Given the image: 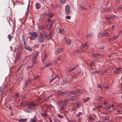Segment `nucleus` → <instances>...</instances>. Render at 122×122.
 <instances>
[{"instance_id":"f257e3e1","label":"nucleus","mask_w":122,"mask_h":122,"mask_svg":"<svg viewBox=\"0 0 122 122\" xmlns=\"http://www.w3.org/2000/svg\"><path fill=\"white\" fill-rule=\"evenodd\" d=\"M86 92L85 91L84 89H79L77 90L71 92L69 93L70 95H76L78 93L84 94Z\"/></svg>"},{"instance_id":"f03ea898","label":"nucleus","mask_w":122,"mask_h":122,"mask_svg":"<svg viewBox=\"0 0 122 122\" xmlns=\"http://www.w3.org/2000/svg\"><path fill=\"white\" fill-rule=\"evenodd\" d=\"M31 36L28 37L31 40H34L37 36V34L35 31H33L30 33Z\"/></svg>"},{"instance_id":"7ed1b4c3","label":"nucleus","mask_w":122,"mask_h":122,"mask_svg":"<svg viewBox=\"0 0 122 122\" xmlns=\"http://www.w3.org/2000/svg\"><path fill=\"white\" fill-rule=\"evenodd\" d=\"M22 48L21 46L19 47V48L18 49L17 51V53L16 54L17 56L19 54V55L18 56V57L16 59V61L17 60V61H18L19 59V58L20 56V54L22 52Z\"/></svg>"},{"instance_id":"20e7f679","label":"nucleus","mask_w":122,"mask_h":122,"mask_svg":"<svg viewBox=\"0 0 122 122\" xmlns=\"http://www.w3.org/2000/svg\"><path fill=\"white\" fill-rule=\"evenodd\" d=\"M39 53V52H37L36 53L34 56L33 57L32 59V62L33 63H35L36 61V60L38 56Z\"/></svg>"},{"instance_id":"39448f33","label":"nucleus","mask_w":122,"mask_h":122,"mask_svg":"<svg viewBox=\"0 0 122 122\" xmlns=\"http://www.w3.org/2000/svg\"><path fill=\"white\" fill-rule=\"evenodd\" d=\"M32 109L31 106L29 105L27 108L24 110V111L26 113H29Z\"/></svg>"},{"instance_id":"423d86ee","label":"nucleus","mask_w":122,"mask_h":122,"mask_svg":"<svg viewBox=\"0 0 122 122\" xmlns=\"http://www.w3.org/2000/svg\"><path fill=\"white\" fill-rule=\"evenodd\" d=\"M67 93L68 92L66 91H65L63 92L59 91L57 92V94L58 95H60L63 96Z\"/></svg>"},{"instance_id":"0eeeda50","label":"nucleus","mask_w":122,"mask_h":122,"mask_svg":"<svg viewBox=\"0 0 122 122\" xmlns=\"http://www.w3.org/2000/svg\"><path fill=\"white\" fill-rule=\"evenodd\" d=\"M69 7L68 5H66L65 7V11L66 15H69L70 14V13L69 12Z\"/></svg>"},{"instance_id":"6e6552de","label":"nucleus","mask_w":122,"mask_h":122,"mask_svg":"<svg viewBox=\"0 0 122 122\" xmlns=\"http://www.w3.org/2000/svg\"><path fill=\"white\" fill-rule=\"evenodd\" d=\"M38 40L39 42L41 43L44 40V39L43 37L41 36H39L38 37Z\"/></svg>"},{"instance_id":"1a4fd4ad","label":"nucleus","mask_w":122,"mask_h":122,"mask_svg":"<svg viewBox=\"0 0 122 122\" xmlns=\"http://www.w3.org/2000/svg\"><path fill=\"white\" fill-rule=\"evenodd\" d=\"M42 35L43 36L44 38L45 39H48V36L47 35L45 32H42Z\"/></svg>"},{"instance_id":"9d476101","label":"nucleus","mask_w":122,"mask_h":122,"mask_svg":"<svg viewBox=\"0 0 122 122\" xmlns=\"http://www.w3.org/2000/svg\"><path fill=\"white\" fill-rule=\"evenodd\" d=\"M62 51V49L61 48L60 49H58L56 50L55 51V53L57 55L58 54H59Z\"/></svg>"},{"instance_id":"9b49d317","label":"nucleus","mask_w":122,"mask_h":122,"mask_svg":"<svg viewBox=\"0 0 122 122\" xmlns=\"http://www.w3.org/2000/svg\"><path fill=\"white\" fill-rule=\"evenodd\" d=\"M121 69V68H118L115 69L113 73L115 74H116L118 73Z\"/></svg>"},{"instance_id":"f8f14e48","label":"nucleus","mask_w":122,"mask_h":122,"mask_svg":"<svg viewBox=\"0 0 122 122\" xmlns=\"http://www.w3.org/2000/svg\"><path fill=\"white\" fill-rule=\"evenodd\" d=\"M90 99V97H87L86 98H84L83 99V102L86 103Z\"/></svg>"},{"instance_id":"ddd939ff","label":"nucleus","mask_w":122,"mask_h":122,"mask_svg":"<svg viewBox=\"0 0 122 122\" xmlns=\"http://www.w3.org/2000/svg\"><path fill=\"white\" fill-rule=\"evenodd\" d=\"M95 116L94 115H92L89 117V118L90 120L92 121L95 119Z\"/></svg>"},{"instance_id":"4468645a","label":"nucleus","mask_w":122,"mask_h":122,"mask_svg":"<svg viewBox=\"0 0 122 122\" xmlns=\"http://www.w3.org/2000/svg\"><path fill=\"white\" fill-rule=\"evenodd\" d=\"M66 108V106L65 105H63L60 108L59 110L60 111H62L65 109Z\"/></svg>"},{"instance_id":"2eb2a0df","label":"nucleus","mask_w":122,"mask_h":122,"mask_svg":"<svg viewBox=\"0 0 122 122\" xmlns=\"http://www.w3.org/2000/svg\"><path fill=\"white\" fill-rule=\"evenodd\" d=\"M31 120L33 122H36L37 121L36 117L35 116H34L31 119Z\"/></svg>"},{"instance_id":"dca6fc26","label":"nucleus","mask_w":122,"mask_h":122,"mask_svg":"<svg viewBox=\"0 0 122 122\" xmlns=\"http://www.w3.org/2000/svg\"><path fill=\"white\" fill-rule=\"evenodd\" d=\"M25 48V49H27L30 51H31L32 50V49L28 46H26V44L25 46H24Z\"/></svg>"},{"instance_id":"f3484780","label":"nucleus","mask_w":122,"mask_h":122,"mask_svg":"<svg viewBox=\"0 0 122 122\" xmlns=\"http://www.w3.org/2000/svg\"><path fill=\"white\" fill-rule=\"evenodd\" d=\"M36 9H39L41 6L40 4L38 3H37L36 4Z\"/></svg>"},{"instance_id":"a211bd4d","label":"nucleus","mask_w":122,"mask_h":122,"mask_svg":"<svg viewBox=\"0 0 122 122\" xmlns=\"http://www.w3.org/2000/svg\"><path fill=\"white\" fill-rule=\"evenodd\" d=\"M54 22H51L50 24H48V27H49V29H51L52 27V25L53 24Z\"/></svg>"},{"instance_id":"6ab92c4d","label":"nucleus","mask_w":122,"mask_h":122,"mask_svg":"<svg viewBox=\"0 0 122 122\" xmlns=\"http://www.w3.org/2000/svg\"><path fill=\"white\" fill-rule=\"evenodd\" d=\"M25 39V36H24L23 35L22 36V40H23V41L24 42V46H25V44H26Z\"/></svg>"},{"instance_id":"aec40b11","label":"nucleus","mask_w":122,"mask_h":122,"mask_svg":"<svg viewBox=\"0 0 122 122\" xmlns=\"http://www.w3.org/2000/svg\"><path fill=\"white\" fill-rule=\"evenodd\" d=\"M27 120L26 119H21L19 120L18 121L19 122H25Z\"/></svg>"},{"instance_id":"412c9836","label":"nucleus","mask_w":122,"mask_h":122,"mask_svg":"<svg viewBox=\"0 0 122 122\" xmlns=\"http://www.w3.org/2000/svg\"><path fill=\"white\" fill-rule=\"evenodd\" d=\"M30 82V80H28L25 83V87H26L29 84Z\"/></svg>"},{"instance_id":"4be33fe9","label":"nucleus","mask_w":122,"mask_h":122,"mask_svg":"<svg viewBox=\"0 0 122 122\" xmlns=\"http://www.w3.org/2000/svg\"><path fill=\"white\" fill-rule=\"evenodd\" d=\"M70 100L72 101H74L75 100H77V98L76 96L73 97L72 98H71L70 99Z\"/></svg>"},{"instance_id":"5701e85b","label":"nucleus","mask_w":122,"mask_h":122,"mask_svg":"<svg viewBox=\"0 0 122 122\" xmlns=\"http://www.w3.org/2000/svg\"><path fill=\"white\" fill-rule=\"evenodd\" d=\"M66 82L67 81L66 80H63L61 82V85H64Z\"/></svg>"},{"instance_id":"b1692460","label":"nucleus","mask_w":122,"mask_h":122,"mask_svg":"<svg viewBox=\"0 0 122 122\" xmlns=\"http://www.w3.org/2000/svg\"><path fill=\"white\" fill-rule=\"evenodd\" d=\"M46 106L48 108H50V109L52 108H55L54 107L51 105H47Z\"/></svg>"},{"instance_id":"393cba45","label":"nucleus","mask_w":122,"mask_h":122,"mask_svg":"<svg viewBox=\"0 0 122 122\" xmlns=\"http://www.w3.org/2000/svg\"><path fill=\"white\" fill-rule=\"evenodd\" d=\"M82 114V113L81 112H80L76 114V117H78L81 115Z\"/></svg>"},{"instance_id":"a878e982","label":"nucleus","mask_w":122,"mask_h":122,"mask_svg":"<svg viewBox=\"0 0 122 122\" xmlns=\"http://www.w3.org/2000/svg\"><path fill=\"white\" fill-rule=\"evenodd\" d=\"M39 30H41L44 29V27L43 25H41L38 27Z\"/></svg>"},{"instance_id":"bb28decb","label":"nucleus","mask_w":122,"mask_h":122,"mask_svg":"<svg viewBox=\"0 0 122 122\" xmlns=\"http://www.w3.org/2000/svg\"><path fill=\"white\" fill-rule=\"evenodd\" d=\"M47 56L46 55H45L43 57L42 59V61L43 62L47 58Z\"/></svg>"},{"instance_id":"cd10ccee","label":"nucleus","mask_w":122,"mask_h":122,"mask_svg":"<svg viewBox=\"0 0 122 122\" xmlns=\"http://www.w3.org/2000/svg\"><path fill=\"white\" fill-rule=\"evenodd\" d=\"M39 77V75H37L36 76L34 77L33 79L34 80H37V79H38Z\"/></svg>"},{"instance_id":"c85d7f7f","label":"nucleus","mask_w":122,"mask_h":122,"mask_svg":"<svg viewBox=\"0 0 122 122\" xmlns=\"http://www.w3.org/2000/svg\"><path fill=\"white\" fill-rule=\"evenodd\" d=\"M66 44L67 45H69L70 43V40H69V39H67V40H66Z\"/></svg>"},{"instance_id":"c756f323","label":"nucleus","mask_w":122,"mask_h":122,"mask_svg":"<svg viewBox=\"0 0 122 122\" xmlns=\"http://www.w3.org/2000/svg\"><path fill=\"white\" fill-rule=\"evenodd\" d=\"M60 2L61 3H64L66 2V0H59Z\"/></svg>"},{"instance_id":"7c9ffc66","label":"nucleus","mask_w":122,"mask_h":122,"mask_svg":"<svg viewBox=\"0 0 122 122\" xmlns=\"http://www.w3.org/2000/svg\"><path fill=\"white\" fill-rule=\"evenodd\" d=\"M79 66V65H78V64H77V65H75L74 66V68H72V69H71V71H72L74 69H76V68H77V67H78Z\"/></svg>"},{"instance_id":"2f4dec72","label":"nucleus","mask_w":122,"mask_h":122,"mask_svg":"<svg viewBox=\"0 0 122 122\" xmlns=\"http://www.w3.org/2000/svg\"><path fill=\"white\" fill-rule=\"evenodd\" d=\"M8 38L9 39V41H10L12 38V36L10 35L9 34L7 36Z\"/></svg>"},{"instance_id":"473e14b6","label":"nucleus","mask_w":122,"mask_h":122,"mask_svg":"<svg viewBox=\"0 0 122 122\" xmlns=\"http://www.w3.org/2000/svg\"><path fill=\"white\" fill-rule=\"evenodd\" d=\"M51 63L50 62H48L46 64V65L45 66L46 67H48L51 66Z\"/></svg>"},{"instance_id":"72a5a7b5","label":"nucleus","mask_w":122,"mask_h":122,"mask_svg":"<svg viewBox=\"0 0 122 122\" xmlns=\"http://www.w3.org/2000/svg\"><path fill=\"white\" fill-rule=\"evenodd\" d=\"M63 103V102L62 101H61L60 102H58L57 103V105H58L59 106L61 104Z\"/></svg>"},{"instance_id":"f704fd0d","label":"nucleus","mask_w":122,"mask_h":122,"mask_svg":"<svg viewBox=\"0 0 122 122\" xmlns=\"http://www.w3.org/2000/svg\"><path fill=\"white\" fill-rule=\"evenodd\" d=\"M109 119V117H105L103 119L104 120H108Z\"/></svg>"},{"instance_id":"c9c22d12","label":"nucleus","mask_w":122,"mask_h":122,"mask_svg":"<svg viewBox=\"0 0 122 122\" xmlns=\"http://www.w3.org/2000/svg\"><path fill=\"white\" fill-rule=\"evenodd\" d=\"M116 17V16L115 15H113V16L110 17V18L111 19L113 20V19L115 18Z\"/></svg>"},{"instance_id":"e433bc0d","label":"nucleus","mask_w":122,"mask_h":122,"mask_svg":"<svg viewBox=\"0 0 122 122\" xmlns=\"http://www.w3.org/2000/svg\"><path fill=\"white\" fill-rule=\"evenodd\" d=\"M57 115L58 117L60 118H62L63 117V116L61 114H58Z\"/></svg>"},{"instance_id":"4c0bfd02","label":"nucleus","mask_w":122,"mask_h":122,"mask_svg":"<svg viewBox=\"0 0 122 122\" xmlns=\"http://www.w3.org/2000/svg\"><path fill=\"white\" fill-rule=\"evenodd\" d=\"M60 58H57V59L56 60L55 62V63H57L58 61L60 60Z\"/></svg>"},{"instance_id":"58836bf2","label":"nucleus","mask_w":122,"mask_h":122,"mask_svg":"<svg viewBox=\"0 0 122 122\" xmlns=\"http://www.w3.org/2000/svg\"><path fill=\"white\" fill-rule=\"evenodd\" d=\"M99 87L101 88H102L104 87V86L103 85L101 84L99 86Z\"/></svg>"},{"instance_id":"ea45409f","label":"nucleus","mask_w":122,"mask_h":122,"mask_svg":"<svg viewBox=\"0 0 122 122\" xmlns=\"http://www.w3.org/2000/svg\"><path fill=\"white\" fill-rule=\"evenodd\" d=\"M66 18L68 19V20H70L71 18V17L70 16L68 15L66 16Z\"/></svg>"},{"instance_id":"a19ab883","label":"nucleus","mask_w":122,"mask_h":122,"mask_svg":"<svg viewBox=\"0 0 122 122\" xmlns=\"http://www.w3.org/2000/svg\"><path fill=\"white\" fill-rule=\"evenodd\" d=\"M56 78V77H55L53 78H52V79H50V82H52V81H53L54 80V79H55Z\"/></svg>"},{"instance_id":"79ce46f5","label":"nucleus","mask_w":122,"mask_h":122,"mask_svg":"<svg viewBox=\"0 0 122 122\" xmlns=\"http://www.w3.org/2000/svg\"><path fill=\"white\" fill-rule=\"evenodd\" d=\"M53 16V15L52 14H49V17L51 18Z\"/></svg>"},{"instance_id":"37998d69","label":"nucleus","mask_w":122,"mask_h":122,"mask_svg":"<svg viewBox=\"0 0 122 122\" xmlns=\"http://www.w3.org/2000/svg\"><path fill=\"white\" fill-rule=\"evenodd\" d=\"M115 39L113 37H113H111V38H110L109 39V40H112V41H113V40H114Z\"/></svg>"},{"instance_id":"c03bdc74","label":"nucleus","mask_w":122,"mask_h":122,"mask_svg":"<svg viewBox=\"0 0 122 122\" xmlns=\"http://www.w3.org/2000/svg\"><path fill=\"white\" fill-rule=\"evenodd\" d=\"M102 36L103 37L105 36V33H102L101 34Z\"/></svg>"},{"instance_id":"a18cd8bd","label":"nucleus","mask_w":122,"mask_h":122,"mask_svg":"<svg viewBox=\"0 0 122 122\" xmlns=\"http://www.w3.org/2000/svg\"><path fill=\"white\" fill-rule=\"evenodd\" d=\"M92 56L93 57H94V56H98V55L97 54H93L92 55Z\"/></svg>"},{"instance_id":"49530a36","label":"nucleus","mask_w":122,"mask_h":122,"mask_svg":"<svg viewBox=\"0 0 122 122\" xmlns=\"http://www.w3.org/2000/svg\"><path fill=\"white\" fill-rule=\"evenodd\" d=\"M29 105H31L32 107H33L35 105V104L33 103L32 102H31Z\"/></svg>"},{"instance_id":"de8ad7c7","label":"nucleus","mask_w":122,"mask_h":122,"mask_svg":"<svg viewBox=\"0 0 122 122\" xmlns=\"http://www.w3.org/2000/svg\"><path fill=\"white\" fill-rule=\"evenodd\" d=\"M52 35V33H51L50 32L49 34V38L51 37Z\"/></svg>"},{"instance_id":"09e8293b","label":"nucleus","mask_w":122,"mask_h":122,"mask_svg":"<svg viewBox=\"0 0 122 122\" xmlns=\"http://www.w3.org/2000/svg\"><path fill=\"white\" fill-rule=\"evenodd\" d=\"M110 9H109V8H107L106 9V11H107V12H108V11H110Z\"/></svg>"},{"instance_id":"8fccbe9b","label":"nucleus","mask_w":122,"mask_h":122,"mask_svg":"<svg viewBox=\"0 0 122 122\" xmlns=\"http://www.w3.org/2000/svg\"><path fill=\"white\" fill-rule=\"evenodd\" d=\"M114 39H115V38H118V35H116V36H113Z\"/></svg>"},{"instance_id":"3c124183","label":"nucleus","mask_w":122,"mask_h":122,"mask_svg":"<svg viewBox=\"0 0 122 122\" xmlns=\"http://www.w3.org/2000/svg\"><path fill=\"white\" fill-rule=\"evenodd\" d=\"M87 46L86 44H85V45H82V47L83 48H84L86 46Z\"/></svg>"},{"instance_id":"603ef678","label":"nucleus","mask_w":122,"mask_h":122,"mask_svg":"<svg viewBox=\"0 0 122 122\" xmlns=\"http://www.w3.org/2000/svg\"><path fill=\"white\" fill-rule=\"evenodd\" d=\"M118 10H122V7H119L117 8Z\"/></svg>"},{"instance_id":"864d4df0","label":"nucleus","mask_w":122,"mask_h":122,"mask_svg":"<svg viewBox=\"0 0 122 122\" xmlns=\"http://www.w3.org/2000/svg\"><path fill=\"white\" fill-rule=\"evenodd\" d=\"M108 71V69H107L106 70L104 71V72H103V73H106Z\"/></svg>"},{"instance_id":"5fc2aeb1","label":"nucleus","mask_w":122,"mask_h":122,"mask_svg":"<svg viewBox=\"0 0 122 122\" xmlns=\"http://www.w3.org/2000/svg\"><path fill=\"white\" fill-rule=\"evenodd\" d=\"M27 59V57H25L23 59V61H25Z\"/></svg>"},{"instance_id":"6e6d98bb","label":"nucleus","mask_w":122,"mask_h":122,"mask_svg":"<svg viewBox=\"0 0 122 122\" xmlns=\"http://www.w3.org/2000/svg\"><path fill=\"white\" fill-rule=\"evenodd\" d=\"M98 72V71H95L93 72H92V73H97Z\"/></svg>"},{"instance_id":"4d7b16f0","label":"nucleus","mask_w":122,"mask_h":122,"mask_svg":"<svg viewBox=\"0 0 122 122\" xmlns=\"http://www.w3.org/2000/svg\"><path fill=\"white\" fill-rule=\"evenodd\" d=\"M59 33L60 34H62L63 33L61 31V30L60 28H59Z\"/></svg>"},{"instance_id":"13d9d810","label":"nucleus","mask_w":122,"mask_h":122,"mask_svg":"<svg viewBox=\"0 0 122 122\" xmlns=\"http://www.w3.org/2000/svg\"><path fill=\"white\" fill-rule=\"evenodd\" d=\"M111 105L108 107V108H107V110H109L111 108Z\"/></svg>"},{"instance_id":"bf43d9fd","label":"nucleus","mask_w":122,"mask_h":122,"mask_svg":"<svg viewBox=\"0 0 122 122\" xmlns=\"http://www.w3.org/2000/svg\"><path fill=\"white\" fill-rule=\"evenodd\" d=\"M88 36H89V37H92V34L90 33L88 34Z\"/></svg>"},{"instance_id":"052dcab7","label":"nucleus","mask_w":122,"mask_h":122,"mask_svg":"<svg viewBox=\"0 0 122 122\" xmlns=\"http://www.w3.org/2000/svg\"><path fill=\"white\" fill-rule=\"evenodd\" d=\"M54 122H59V121L57 120H54Z\"/></svg>"},{"instance_id":"680f3d73","label":"nucleus","mask_w":122,"mask_h":122,"mask_svg":"<svg viewBox=\"0 0 122 122\" xmlns=\"http://www.w3.org/2000/svg\"><path fill=\"white\" fill-rule=\"evenodd\" d=\"M104 88L108 90L109 89V87L108 86H106V87H105Z\"/></svg>"},{"instance_id":"e2e57ef3","label":"nucleus","mask_w":122,"mask_h":122,"mask_svg":"<svg viewBox=\"0 0 122 122\" xmlns=\"http://www.w3.org/2000/svg\"><path fill=\"white\" fill-rule=\"evenodd\" d=\"M81 118H79V119H78V122H81Z\"/></svg>"},{"instance_id":"0e129e2a","label":"nucleus","mask_w":122,"mask_h":122,"mask_svg":"<svg viewBox=\"0 0 122 122\" xmlns=\"http://www.w3.org/2000/svg\"><path fill=\"white\" fill-rule=\"evenodd\" d=\"M114 107V105L113 104H112L111 105V107L113 108Z\"/></svg>"},{"instance_id":"69168bd1","label":"nucleus","mask_w":122,"mask_h":122,"mask_svg":"<svg viewBox=\"0 0 122 122\" xmlns=\"http://www.w3.org/2000/svg\"><path fill=\"white\" fill-rule=\"evenodd\" d=\"M64 102L65 103H66L67 102V100H65L64 101Z\"/></svg>"},{"instance_id":"338daca9","label":"nucleus","mask_w":122,"mask_h":122,"mask_svg":"<svg viewBox=\"0 0 122 122\" xmlns=\"http://www.w3.org/2000/svg\"><path fill=\"white\" fill-rule=\"evenodd\" d=\"M104 48V46H102V47L100 48V49H103Z\"/></svg>"},{"instance_id":"774afa93","label":"nucleus","mask_w":122,"mask_h":122,"mask_svg":"<svg viewBox=\"0 0 122 122\" xmlns=\"http://www.w3.org/2000/svg\"><path fill=\"white\" fill-rule=\"evenodd\" d=\"M76 110V108H74L72 109V110H71V111H72L73 110Z\"/></svg>"}]
</instances>
